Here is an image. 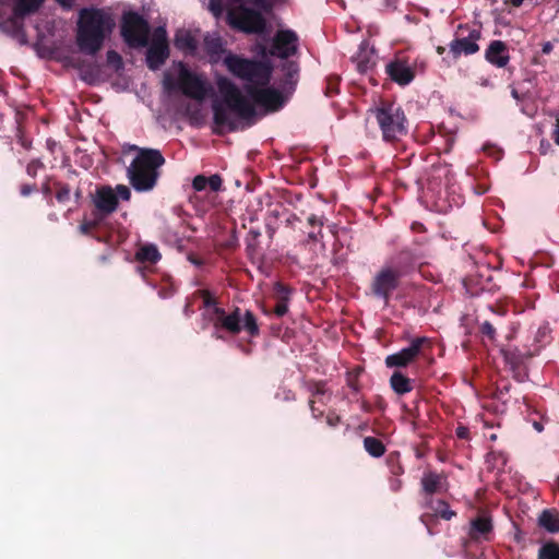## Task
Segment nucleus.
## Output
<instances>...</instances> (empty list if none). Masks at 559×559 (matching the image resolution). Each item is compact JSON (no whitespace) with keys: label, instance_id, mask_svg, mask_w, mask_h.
<instances>
[{"label":"nucleus","instance_id":"obj_1","mask_svg":"<svg viewBox=\"0 0 559 559\" xmlns=\"http://www.w3.org/2000/svg\"><path fill=\"white\" fill-rule=\"evenodd\" d=\"M115 27L111 13L99 8H83L79 12L76 45L79 50L95 56Z\"/></svg>","mask_w":559,"mask_h":559},{"label":"nucleus","instance_id":"obj_2","mask_svg":"<svg viewBox=\"0 0 559 559\" xmlns=\"http://www.w3.org/2000/svg\"><path fill=\"white\" fill-rule=\"evenodd\" d=\"M133 150L138 154L127 170L129 182L135 191L148 192L157 183L165 158L156 148L133 146Z\"/></svg>","mask_w":559,"mask_h":559},{"label":"nucleus","instance_id":"obj_3","mask_svg":"<svg viewBox=\"0 0 559 559\" xmlns=\"http://www.w3.org/2000/svg\"><path fill=\"white\" fill-rule=\"evenodd\" d=\"M223 64L233 76L248 82V85L266 86L272 79L273 67L269 61L249 59L227 51Z\"/></svg>","mask_w":559,"mask_h":559},{"label":"nucleus","instance_id":"obj_4","mask_svg":"<svg viewBox=\"0 0 559 559\" xmlns=\"http://www.w3.org/2000/svg\"><path fill=\"white\" fill-rule=\"evenodd\" d=\"M369 111L378 122L383 141L395 143L407 134V118L401 105L382 100Z\"/></svg>","mask_w":559,"mask_h":559},{"label":"nucleus","instance_id":"obj_5","mask_svg":"<svg viewBox=\"0 0 559 559\" xmlns=\"http://www.w3.org/2000/svg\"><path fill=\"white\" fill-rule=\"evenodd\" d=\"M210 321L216 331L223 330L231 335H238L242 330L252 337L260 334L254 314L247 310L242 317L239 307H235L230 313H226L223 308H215L210 314Z\"/></svg>","mask_w":559,"mask_h":559},{"label":"nucleus","instance_id":"obj_6","mask_svg":"<svg viewBox=\"0 0 559 559\" xmlns=\"http://www.w3.org/2000/svg\"><path fill=\"white\" fill-rule=\"evenodd\" d=\"M120 34L129 47H146L148 45L151 27L140 13L127 11L121 16Z\"/></svg>","mask_w":559,"mask_h":559},{"label":"nucleus","instance_id":"obj_7","mask_svg":"<svg viewBox=\"0 0 559 559\" xmlns=\"http://www.w3.org/2000/svg\"><path fill=\"white\" fill-rule=\"evenodd\" d=\"M226 20L231 28L247 34H259L265 28L263 15L246 5L228 7Z\"/></svg>","mask_w":559,"mask_h":559},{"label":"nucleus","instance_id":"obj_8","mask_svg":"<svg viewBox=\"0 0 559 559\" xmlns=\"http://www.w3.org/2000/svg\"><path fill=\"white\" fill-rule=\"evenodd\" d=\"M217 88L224 98L226 106L242 119H250L255 115V108L250 100L242 95L238 86L228 78L217 80Z\"/></svg>","mask_w":559,"mask_h":559},{"label":"nucleus","instance_id":"obj_9","mask_svg":"<svg viewBox=\"0 0 559 559\" xmlns=\"http://www.w3.org/2000/svg\"><path fill=\"white\" fill-rule=\"evenodd\" d=\"M481 38L479 28H469L467 25H460L455 38L449 44V51L453 59L462 55L471 56L479 51L478 40Z\"/></svg>","mask_w":559,"mask_h":559},{"label":"nucleus","instance_id":"obj_10","mask_svg":"<svg viewBox=\"0 0 559 559\" xmlns=\"http://www.w3.org/2000/svg\"><path fill=\"white\" fill-rule=\"evenodd\" d=\"M178 88L182 94L195 100H203L212 91L211 85L199 74L181 66L178 75Z\"/></svg>","mask_w":559,"mask_h":559},{"label":"nucleus","instance_id":"obj_11","mask_svg":"<svg viewBox=\"0 0 559 559\" xmlns=\"http://www.w3.org/2000/svg\"><path fill=\"white\" fill-rule=\"evenodd\" d=\"M402 277L403 276L396 272L394 267L385 263L371 282L370 288L372 294L381 298L384 304H388L392 293L400 286Z\"/></svg>","mask_w":559,"mask_h":559},{"label":"nucleus","instance_id":"obj_12","mask_svg":"<svg viewBox=\"0 0 559 559\" xmlns=\"http://www.w3.org/2000/svg\"><path fill=\"white\" fill-rule=\"evenodd\" d=\"M501 352L506 364L510 366V369L513 372V378L519 382L525 381L528 378L525 362L527 359L535 356L532 353L531 347L525 344L523 348L508 347L503 348Z\"/></svg>","mask_w":559,"mask_h":559},{"label":"nucleus","instance_id":"obj_13","mask_svg":"<svg viewBox=\"0 0 559 559\" xmlns=\"http://www.w3.org/2000/svg\"><path fill=\"white\" fill-rule=\"evenodd\" d=\"M247 94L254 104L264 107L269 111H276L284 105V97L280 91L261 85H246Z\"/></svg>","mask_w":559,"mask_h":559},{"label":"nucleus","instance_id":"obj_14","mask_svg":"<svg viewBox=\"0 0 559 559\" xmlns=\"http://www.w3.org/2000/svg\"><path fill=\"white\" fill-rule=\"evenodd\" d=\"M425 344H430L429 338L425 336L415 337L414 340H412L408 347H405L395 354L386 356L385 366L388 368L407 367L420 354V350Z\"/></svg>","mask_w":559,"mask_h":559},{"label":"nucleus","instance_id":"obj_15","mask_svg":"<svg viewBox=\"0 0 559 559\" xmlns=\"http://www.w3.org/2000/svg\"><path fill=\"white\" fill-rule=\"evenodd\" d=\"M298 49V36L292 29L278 31L273 39L271 55L282 59L294 56Z\"/></svg>","mask_w":559,"mask_h":559},{"label":"nucleus","instance_id":"obj_16","mask_svg":"<svg viewBox=\"0 0 559 559\" xmlns=\"http://www.w3.org/2000/svg\"><path fill=\"white\" fill-rule=\"evenodd\" d=\"M93 203L96 209L94 213L102 215V217L105 218L117 210L119 200L111 187L102 186L96 189L93 197Z\"/></svg>","mask_w":559,"mask_h":559},{"label":"nucleus","instance_id":"obj_17","mask_svg":"<svg viewBox=\"0 0 559 559\" xmlns=\"http://www.w3.org/2000/svg\"><path fill=\"white\" fill-rule=\"evenodd\" d=\"M424 506L430 512L423 514L420 520L427 526L430 534V522L433 520V518H441L449 521L456 515V513L450 509L449 503L442 499H433L432 497L425 498Z\"/></svg>","mask_w":559,"mask_h":559},{"label":"nucleus","instance_id":"obj_18","mask_svg":"<svg viewBox=\"0 0 559 559\" xmlns=\"http://www.w3.org/2000/svg\"><path fill=\"white\" fill-rule=\"evenodd\" d=\"M385 71L390 79L401 86L408 85L415 79V71L407 60L396 58L389 62Z\"/></svg>","mask_w":559,"mask_h":559},{"label":"nucleus","instance_id":"obj_19","mask_svg":"<svg viewBox=\"0 0 559 559\" xmlns=\"http://www.w3.org/2000/svg\"><path fill=\"white\" fill-rule=\"evenodd\" d=\"M424 254L417 250L411 248H404L400 250L394 257H392L386 263L394 267L402 276L407 275L414 270L416 262L423 258Z\"/></svg>","mask_w":559,"mask_h":559},{"label":"nucleus","instance_id":"obj_20","mask_svg":"<svg viewBox=\"0 0 559 559\" xmlns=\"http://www.w3.org/2000/svg\"><path fill=\"white\" fill-rule=\"evenodd\" d=\"M493 531L492 520L489 515H477L469 523L468 538L475 543L489 542Z\"/></svg>","mask_w":559,"mask_h":559},{"label":"nucleus","instance_id":"obj_21","mask_svg":"<svg viewBox=\"0 0 559 559\" xmlns=\"http://www.w3.org/2000/svg\"><path fill=\"white\" fill-rule=\"evenodd\" d=\"M485 59L497 68H504L510 62L508 45L499 39L491 40L485 51Z\"/></svg>","mask_w":559,"mask_h":559},{"label":"nucleus","instance_id":"obj_22","mask_svg":"<svg viewBox=\"0 0 559 559\" xmlns=\"http://www.w3.org/2000/svg\"><path fill=\"white\" fill-rule=\"evenodd\" d=\"M169 57V45L151 44L146 50V66L150 70H158Z\"/></svg>","mask_w":559,"mask_h":559},{"label":"nucleus","instance_id":"obj_23","mask_svg":"<svg viewBox=\"0 0 559 559\" xmlns=\"http://www.w3.org/2000/svg\"><path fill=\"white\" fill-rule=\"evenodd\" d=\"M352 60L356 63L358 72L367 73L376 64L374 51L368 47L366 41H362L358 52L353 56Z\"/></svg>","mask_w":559,"mask_h":559},{"label":"nucleus","instance_id":"obj_24","mask_svg":"<svg viewBox=\"0 0 559 559\" xmlns=\"http://www.w3.org/2000/svg\"><path fill=\"white\" fill-rule=\"evenodd\" d=\"M213 109V121L215 124L214 133L222 135L224 131L222 130L224 127H227L229 131L236 130L235 122L229 118L227 109L224 105L219 103H214L212 105Z\"/></svg>","mask_w":559,"mask_h":559},{"label":"nucleus","instance_id":"obj_25","mask_svg":"<svg viewBox=\"0 0 559 559\" xmlns=\"http://www.w3.org/2000/svg\"><path fill=\"white\" fill-rule=\"evenodd\" d=\"M537 523L548 533H559V511L555 508L544 509L538 515Z\"/></svg>","mask_w":559,"mask_h":559},{"label":"nucleus","instance_id":"obj_26","mask_svg":"<svg viewBox=\"0 0 559 559\" xmlns=\"http://www.w3.org/2000/svg\"><path fill=\"white\" fill-rule=\"evenodd\" d=\"M551 341V329L548 323H544L535 332L532 343H527L526 345L531 347L532 353L536 356L542 348L550 344Z\"/></svg>","mask_w":559,"mask_h":559},{"label":"nucleus","instance_id":"obj_27","mask_svg":"<svg viewBox=\"0 0 559 559\" xmlns=\"http://www.w3.org/2000/svg\"><path fill=\"white\" fill-rule=\"evenodd\" d=\"M443 476L436 472H426L421 478V489L425 498L432 497L433 493L441 490Z\"/></svg>","mask_w":559,"mask_h":559},{"label":"nucleus","instance_id":"obj_28","mask_svg":"<svg viewBox=\"0 0 559 559\" xmlns=\"http://www.w3.org/2000/svg\"><path fill=\"white\" fill-rule=\"evenodd\" d=\"M222 185V177L217 174L212 175L210 177H205L204 175H198L192 180V188L195 191H203L209 187L211 191L217 192L221 190Z\"/></svg>","mask_w":559,"mask_h":559},{"label":"nucleus","instance_id":"obj_29","mask_svg":"<svg viewBox=\"0 0 559 559\" xmlns=\"http://www.w3.org/2000/svg\"><path fill=\"white\" fill-rule=\"evenodd\" d=\"M162 259L157 246L146 243L141 246L135 252V260L141 263L155 264Z\"/></svg>","mask_w":559,"mask_h":559},{"label":"nucleus","instance_id":"obj_30","mask_svg":"<svg viewBox=\"0 0 559 559\" xmlns=\"http://www.w3.org/2000/svg\"><path fill=\"white\" fill-rule=\"evenodd\" d=\"M390 385L399 395H404L413 390L412 380L400 371L393 372L390 378Z\"/></svg>","mask_w":559,"mask_h":559},{"label":"nucleus","instance_id":"obj_31","mask_svg":"<svg viewBox=\"0 0 559 559\" xmlns=\"http://www.w3.org/2000/svg\"><path fill=\"white\" fill-rule=\"evenodd\" d=\"M25 19V16H17L15 15V13L13 12V14L9 17H5L1 23H0V29L7 34H10L12 36H19L20 34L23 33V20Z\"/></svg>","mask_w":559,"mask_h":559},{"label":"nucleus","instance_id":"obj_32","mask_svg":"<svg viewBox=\"0 0 559 559\" xmlns=\"http://www.w3.org/2000/svg\"><path fill=\"white\" fill-rule=\"evenodd\" d=\"M45 0H16L13 11L17 16H27L39 10Z\"/></svg>","mask_w":559,"mask_h":559},{"label":"nucleus","instance_id":"obj_33","mask_svg":"<svg viewBox=\"0 0 559 559\" xmlns=\"http://www.w3.org/2000/svg\"><path fill=\"white\" fill-rule=\"evenodd\" d=\"M282 71L284 73L283 84L294 90L298 82L299 66L295 61L286 60L282 64Z\"/></svg>","mask_w":559,"mask_h":559},{"label":"nucleus","instance_id":"obj_34","mask_svg":"<svg viewBox=\"0 0 559 559\" xmlns=\"http://www.w3.org/2000/svg\"><path fill=\"white\" fill-rule=\"evenodd\" d=\"M175 46L181 50L194 51L198 48V43L189 31L182 29L176 33Z\"/></svg>","mask_w":559,"mask_h":559},{"label":"nucleus","instance_id":"obj_35","mask_svg":"<svg viewBox=\"0 0 559 559\" xmlns=\"http://www.w3.org/2000/svg\"><path fill=\"white\" fill-rule=\"evenodd\" d=\"M364 448L373 457H380L385 453V445L374 437H365Z\"/></svg>","mask_w":559,"mask_h":559},{"label":"nucleus","instance_id":"obj_36","mask_svg":"<svg viewBox=\"0 0 559 559\" xmlns=\"http://www.w3.org/2000/svg\"><path fill=\"white\" fill-rule=\"evenodd\" d=\"M537 559H559V543L548 540L538 549Z\"/></svg>","mask_w":559,"mask_h":559},{"label":"nucleus","instance_id":"obj_37","mask_svg":"<svg viewBox=\"0 0 559 559\" xmlns=\"http://www.w3.org/2000/svg\"><path fill=\"white\" fill-rule=\"evenodd\" d=\"M197 294L202 299L203 307L206 309L207 319L210 320L212 311L215 308H221L217 298L209 289H200Z\"/></svg>","mask_w":559,"mask_h":559},{"label":"nucleus","instance_id":"obj_38","mask_svg":"<svg viewBox=\"0 0 559 559\" xmlns=\"http://www.w3.org/2000/svg\"><path fill=\"white\" fill-rule=\"evenodd\" d=\"M273 293L276 300L289 301L293 289L282 282H275L273 285Z\"/></svg>","mask_w":559,"mask_h":559},{"label":"nucleus","instance_id":"obj_39","mask_svg":"<svg viewBox=\"0 0 559 559\" xmlns=\"http://www.w3.org/2000/svg\"><path fill=\"white\" fill-rule=\"evenodd\" d=\"M102 215H98L93 212V218L90 221L84 219L80 225V231L84 235L91 234V231L98 227V225L103 222Z\"/></svg>","mask_w":559,"mask_h":559},{"label":"nucleus","instance_id":"obj_40","mask_svg":"<svg viewBox=\"0 0 559 559\" xmlns=\"http://www.w3.org/2000/svg\"><path fill=\"white\" fill-rule=\"evenodd\" d=\"M340 76L338 75H329L325 80V90L324 94L328 97H332L333 95L338 93V85H340Z\"/></svg>","mask_w":559,"mask_h":559},{"label":"nucleus","instance_id":"obj_41","mask_svg":"<svg viewBox=\"0 0 559 559\" xmlns=\"http://www.w3.org/2000/svg\"><path fill=\"white\" fill-rule=\"evenodd\" d=\"M151 44L169 45L168 37H167V31H166L165 26H157L153 31Z\"/></svg>","mask_w":559,"mask_h":559},{"label":"nucleus","instance_id":"obj_42","mask_svg":"<svg viewBox=\"0 0 559 559\" xmlns=\"http://www.w3.org/2000/svg\"><path fill=\"white\" fill-rule=\"evenodd\" d=\"M479 331H480L481 335L487 337L489 341H491V342L496 341L497 330H496L495 323L486 320L480 324Z\"/></svg>","mask_w":559,"mask_h":559},{"label":"nucleus","instance_id":"obj_43","mask_svg":"<svg viewBox=\"0 0 559 559\" xmlns=\"http://www.w3.org/2000/svg\"><path fill=\"white\" fill-rule=\"evenodd\" d=\"M55 186L57 188V192H56L57 201L59 203L68 202L70 200V193H71L70 187L68 185L60 183V182H56Z\"/></svg>","mask_w":559,"mask_h":559},{"label":"nucleus","instance_id":"obj_44","mask_svg":"<svg viewBox=\"0 0 559 559\" xmlns=\"http://www.w3.org/2000/svg\"><path fill=\"white\" fill-rule=\"evenodd\" d=\"M206 50L211 56L221 55L225 52L223 44L219 38H212L205 40Z\"/></svg>","mask_w":559,"mask_h":559},{"label":"nucleus","instance_id":"obj_45","mask_svg":"<svg viewBox=\"0 0 559 559\" xmlns=\"http://www.w3.org/2000/svg\"><path fill=\"white\" fill-rule=\"evenodd\" d=\"M207 9L214 17L218 19L222 16L225 7L222 0H210Z\"/></svg>","mask_w":559,"mask_h":559},{"label":"nucleus","instance_id":"obj_46","mask_svg":"<svg viewBox=\"0 0 559 559\" xmlns=\"http://www.w3.org/2000/svg\"><path fill=\"white\" fill-rule=\"evenodd\" d=\"M44 167V163L39 158H34L26 165V174L29 177L35 178L38 170L43 169Z\"/></svg>","mask_w":559,"mask_h":559},{"label":"nucleus","instance_id":"obj_47","mask_svg":"<svg viewBox=\"0 0 559 559\" xmlns=\"http://www.w3.org/2000/svg\"><path fill=\"white\" fill-rule=\"evenodd\" d=\"M107 63L115 67L116 69H120L122 67V58L115 50H108L106 53Z\"/></svg>","mask_w":559,"mask_h":559},{"label":"nucleus","instance_id":"obj_48","mask_svg":"<svg viewBox=\"0 0 559 559\" xmlns=\"http://www.w3.org/2000/svg\"><path fill=\"white\" fill-rule=\"evenodd\" d=\"M16 138L19 144L25 150L29 151L32 148V140L25 136L23 129L19 126L16 130Z\"/></svg>","mask_w":559,"mask_h":559},{"label":"nucleus","instance_id":"obj_49","mask_svg":"<svg viewBox=\"0 0 559 559\" xmlns=\"http://www.w3.org/2000/svg\"><path fill=\"white\" fill-rule=\"evenodd\" d=\"M115 193L117 194V198H121L124 201H129L130 198H131V191L124 185H118L116 187V192Z\"/></svg>","mask_w":559,"mask_h":559},{"label":"nucleus","instance_id":"obj_50","mask_svg":"<svg viewBox=\"0 0 559 559\" xmlns=\"http://www.w3.org/2000/svg\"><path fill=\"white\" fill-rule=\"evenodd\" d=\"M325 420L328 426L335 428L342 421V418L335 412H329Z\"/></svg>","mask_w":559,"mask_h":559},{"label":"nucleus","instance_id":"obj_51","mask_svg":"<svg viewBox=\"0 0 559 559\" xmlns=\"http://www.w3.org/2000/svg\"><path fill=\"white\" fill-rule=\"evenodd\" d=\"M288 312V301L277 300V304L274 308V313L277 317H283Z\"/></svg>","mask_w":559,"mask_h":559},{"label":"nucleus","instance_id":"obj_52","mask_svg":"<svg viewBox=\"0 0 559 559\" xmlns=\"http://www.w3.org/2000/svg\"><path fill=\"white\" fill-rule=\"evenodd\" d=\"M251 2L258 7L259 9H262L266 12L271 11L273 8V1L272 0H251Z\"/></svg>","mask_w":559,"mask_h":559},{"label":"nucleus","instance_id":"obj_53","mask_svg":"<svg viewBox=\"0 0 559 559\" xmlns=\"http://www.w3.org/2000/svg\"><path fill=\"white\" fill-rule=\"evenodd\" d=\"M455 435L459 439H462V440H468L469 439V429L465 426H459L456 429H455Z\"/></svg>","mask_w":559,"mask_h":559},{"label":"nucleus","instance_id":"obj_54","mask_svg":"<svg viewBox=\"0 0 559 559\" xmlns=\"http://www.w3.org/2000/svg\"><path fill=\"white\" fill-rule=\"evenodd\" d=\"M37 190V187L36 185H22L21 186V189H20V192L23 197H28L32 192L36 191Z\"/></svg>","mask_w":559,"mask_h":559},{"label":"nucleus","instance_id":"obj_55","mask_svg":"<svg viewBox=\"0 0 559 559\" xmlns=\"http://www.w3.org/2000/svg\"><path fill=\"white\" fill-rule=\"evenodd\" d=\"M309 407H310V411H311V414H312V417L316 418V419H319L320 417L323 416V411L317 408L314 406V401L313 400H310L309 401Z\"/></svg>","mask_w":559,"mask_h":559},{"label":"nucleus","instance_id":"obj_56","mask_svg":"<svg viewBox=\"0 0 559 559\" xmlns=\"http://www.w3.org/2000/svg\"><path fill=\"white\" fill-rule=\"evenodd\" d=\"M308 224L311 225V226H319V227H322L323 226V219L318 217L317 215L314 214H311L309 217H308Z\"/></svg>","mask_w":559,"mask_h":559},{"label":"nucleus","instance_id":"obj_57","mask_svg":"<svg viewBox=\"0 0 559 559\" xmlns=\"http://www.w3.org/2000/svg\"><path fill=\"white\" fill-rule=\"evenodd\" d=\"M257 241H253L252 239H247V252L249 254H252L257 250Z\"/></svg>","mask_w":559,"mask_h":559},{"label":"nucleus","instance_id":"obj_58","mask_svg":"<svg viewBox=\"0 0 559 559\" xmlns=\"http://www.w3.org/2000/svg\"><path fill=\"white\" fill-rule=\"evenodd\" d=\"M347 385L355 392L357 393L359 391V384L357 382V380L353 379V378H348L347 380Z\"/></svg>","mask_w":559,"mask_h":559},{"label":"nucleus","instance_id":"obj_59","mask_svg":"<svg viewBox=\"0 0 559 559\" xmlns=\"http://www.w3.org/2000/svg\"><path fill=\"white\" fill-rule=\"evenodd\" d=\"M391 473L395 476H399L401 474L404 473V469H403V466L399 463L394 464L392 467H391Z\"/></svg>","mask_w":559,"mask_h":559},{"label":"nucleus","instance_id":"obj_60","mask_svg":"<svg viewBox=\"0 0 559 559\" xmlns=\"http://www.w3.org/2000/svg\"><path fill=\"white\" fill-rule=\"evenodd\" d=\"M402 487V480L399 478L391 479V489L393 491H399Z\"/></svg>","mask_w":559,"mask_h":559},{"label":"nucleus","instance_id":"obj_61","mask_svg":"<svg viewBox=\"0 0 559 559\" xmlns=\"http://www.w3.org/2000/svg\"><path fill=\"white\" fill-rule=\"evenodd\" d=\"M554 49V45L550 41H546L543 44L542 52L544 55H549Z\"/></svg>","mask_w":559,"mask_h":559},{"label":"nucleus","instance_id":"obj_62","mask_svg":"<svg viewBox=\"0 0 559 559\" xmlns=\"http://www.w3.org/2000/svg\"><path fill=\"white\" fill-rule=\"evenodd\" d=\"M260 236H261L260 230H258V229H250L249 233H248V238L247 239H252L253 241H257Z\"/></svg>","mask_w":559,"mask_h":559},{"label":"nucleus","instance_id":"obj_63","mask_svg":"<svg viewBox=\"0 0 559 559\" xmlns=\"http://www.w3.org/2000/svg\"><path fill=\"white\" fill-rule=\"evenodd\" d=\"M325 393L324 383L319 382L314 386L313 394L322 395Z\"/></svg>","mask_w":559,"mask_h":559},{"label":"nucleus","instance_id":"obj_64","mask_svg":"<svg viewBox=\"0 0 559 559\" xmlns=\"http://www.w3.org/2000/svg\"><path fill=\"white\" fill-rule=\"evenodd\" d=\"M554 140L559 145V119H557L556 129L554 131Z\"/></svg>","mask_w":559,"mask_h":559}]
</instances>
